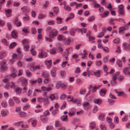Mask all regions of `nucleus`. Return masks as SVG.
<instances>
[{"mask_svg": "<svg viewBox=\"0 0 130 130\" xmlns=\"http://www.w3.org/2000/svg\"><path fill=\"white\" fill-rule=\"evenodd\" d=\"M94 103L99 105H100L102 102V100L100 99H96L94 101Z\"/></svg>", "mask_w": 130, "mask_h": 130, "instance_id": "2eb2a0df", "label": "nucleus"}, {"mask_svg": "<svg viewBox=\"0 0 130 130\" xmlns=\"http://www.w3.org/2000/svg\"><path fill=\"white\" fill-rule=\"evenodd\" d=\"M2 43L4 45L7 46L8 45V43L7 40L5 39H3L2 40Z\"/></svg>", "mask_w": 130, "mask_h": 130, "instance_id": "c9c22d12", "label": "nucleus"}, {"mask_svg": "<svg viewBox=\"0 0 130 130\" xmlns=\"http://www.w3.org/2000/svg\"><path fill=\"white\" fill-rule=\"evenodd\" d=\"M44 98L41 97H39L37 99L38 101L40 103H42L43 102Z\"/></svg>", "mask_w": 130, "mask_h": 130, "instance_id": "338daca9", "label": "nucleus"}, {"mask_svg": "<svg viewBox=\"0 0 130 130\" xmlns=\"http://www.w3.org/2000/svg\"><path fill=\"white\" fill-rule=\"evenodd\" d=\"M82 34L83 35V33L85 34L86 33L87 31V29L86 28H82L80 29Z\"/></svg>", "mask_w": 130, "mask_h": 130, "instance_id": "3c124183", "label": "nucleus"}, {"mask_svg": "<svg viewBox=\"0 0 130 130\" xmlns=\"http://www.w3.org/2000/svg\"><path fill=\"white\" fill-rule=\"evenodd\" d=\"M1 105L4 108H6L7 107V105L6 102L5 101H3L1 102Z\"/></svg>", "mask_w": 130, "mask_h": 130, "instance_id": "a18cd8bd", "label": "nucleus"}, {"mask_svg": "<svg viewBox=\"0 0 130 130\" xmlns=\"http://www.w3.org/2000/svg\"><path fill=\"white\" fill-rule=\"evenodd\" d=\"M95 19V17L94 16H92L91 17H90L88 19V20L89 22H91L94 20Z\"/></svg>", "mask_w": 130, "mask_h": 130, "instance_id": "6e6d98bb", "label": "nucleus"}, {"mask_svg": "<svg viewBox=\"0 0 130 130\" xmlns=\"http://www.w3.org/2000/svg\"><path fill=\"white\" fill-rule=\"evenodd\" d=\"M37 82V80H31L29 81L30 84L31 85H34L36 84V83Z\"/></svg>", "mask_w": 130, "mask_h": 130, "instance_id": "680f3d73", "label": "nucleus"}, {"mask_svg": "<svg viewBox=\"0 0 130 130\" xmlns=\"http://www.w3.org/2000/svg\"><path fill=\"white\" fill-rule=\"evenodd\" d=\"M113 42L114 43L118 44L120 43L119 39L118 38H116L113 40Z\"/></svg>", "mask_w": 130, "mask_h": 130, "instance_id": "4c0bfd02", "label": "nucleus"}, {"mask_svg": "<svg viewBox=\"0 0 130 130\" xmlns=\"http://www.w3.org/2000/svg\"><path fill=\"white\" fill-rule=\"evenodd\" d=\"M7 26L9 30H10L12 29V24L11 22H7Z\"/></svg>", "mask_w": 130, "mask_h": 130, "instance_id": "e433bc0d", "label": "nucleus"}, {"mask_svg": "<svg viewBox=\"0 0 130 130\" xmlns=\"http://www.w3.org/2000/svg\"><path fill=\"white\" fill-rule=\"evenodd\" d=\"M1 114L2 117H5L7 115V113L4 110L1 111Z\"/></svg>", "mask_w": 130, "mask_h": 130, "instance_id": "58836bf2", "label": "nucleus"}, {"mask_svg": "<svg viewBox=\"0 0 130 130\" xmlns=\"http://www.w3.org/2000/svg\"><path fill=\"white\" fill-rule=\"evenodd\" d=\"M98 107L96 106L95 105L94 106V108L93 109V113H96L97 112V111H98Z\"/></svg>", "mask_w": 130, "mask_h": 130, "instance_id": "603ef678", "label": "nucleus"}, {"mask_svg": "<svg viewBox=\"0 0 130 130\" xmlns=\"http://www.w3.org/2000/svg\"><path fill=\"white\" fill-rule=\"evenodd\" d=\"M44 104L45 105H46L49 104L50 101L47 96H46L44 98Z\"/></svg>", "mask_w": 130, "mask_h": 130, "instance_id": "ddd939ff", "label": "nucleus"}, {"mask_svg": "<svg viewBox=\"0 0 130 130\" xmlns=\"http://www.w3.org/2000/svg\"><path fill=\"white\" fill-rule=\"evenodd\" d=\"M108 101L109 103V105H112L115 102V100L110 99H108Z\"/></svg>", "mask_w": 130, "mask_h": 130, "instance_id": "a19ab883", "label": "nucleus"}, {"mask_svg": "<svg viewBox=\"0 0 130 130\" xmlns=\"http://www.w3.org/2000/svg\"><path fill=\"white\" fill-rule=\"evenodd\" d=\"M76 29L74 28H72L70 30V34L71 36H74L76 32Z\"/></svg>", "mask_w": 130, "mask_h": 130, "instance_id": "dca6fc26", "label": "nucleus"}, {"mask_svg": "<svg viewBox=\"0 0 130 130\" xmlns=\"http://www.w3.org/2000/svg\"><path fill=\"white\" fill-rule=\"evenodd\" d=\"M17 43L15 42H14L12 43L9 46V48L11 49L17 45Z\"/></svg>", "mask_w": 130, "mask_h": 130, "instance_id": "5701e85b", "label": "nucleus"}, {"mask_svg": "<svg viewBox=\"0 0 130 130\" xmlns=\"http://www.w3.org/2000/svg\"><path fill=\"white\" fill-rule=\"evenodd\" d=\"M18 82H22V85L23 86L27 87V80L22 77H21L18 80Z\"/></svg>", "mask_w": 130, "mask_h": 130, "instance_id": "f257e3e1", "label": "nucleus"}, {"mask_svg": "<svg viewBox=\"0 0 130 130\" xmlns=\"http://www.w3.org/2000/svg\"><path fill=\"white\" fill-rule=\"evenodd\" d=\"M58 33V31L55 29H53L50 32L49 36L50 38H53L56 37Z\"/></svg>", "mask_w": 130, "mask_h": 130, "instance_id": "f03ea898", "label": "nucleus"}, {"mask_svg": "<svg viewBox=\"0 0 130 130\" xmlns=\"http://www.w3.org/2000/svg\"><path fill=\"white\" fill-rule=\"evenodd\" d=\"M24 15L25 16H24L23 17V20L25 21H28L30 19V17L28 14L26 13L24 14Z\"/></svg>", "mask_w": 130, "mask_h": 130, "instance_id": "aec40b11", "label": "nucleus"}, {"mask_svg": "<svg viewBox=\"0 0 130 130\" xmlns=\"http://www.w3.org/2000/svg\"><path fill=\"white\" fill-rule=\"evenodd\" d=\"M104 51L106 53H108L109 51V49L108 47H107L105 46L103 48Z\"/></svg>", "mask_w": 130, "mask_h": 130, "instance_id": "13d9d810", "label": "nucleus"}, {"mask_svg": "<svg viewBox=\"0 0 130 130\" xmlns=\"http://www.w3.org/2000/svg\"><path fill=\"white\" fill-rule=\"evenodd\" d=\"M58 112V110L55 109L53 110L52 113V114L53 116H55Z\"/></svg>", "mask_w": 130, "mask_h": 130, "instance_id": "052dcab7", "label": "nucleus"}, {"mask_svg": "<svg viewBox=\"0 0 130 130\" xmlns=\"http://www.w3.org/2000/svg\"><path fill=\"white\" fill-rule=\"evenodd\" d=\"M108 58L109 56L108 55H107L105 57L103 58V61L105 63H106L107 62L108 60Z\"/></svg>", "mask_w": 130, "mask_h": 130, "instance_id": "4d7b16f0", "label": "nucleus"}, {"mask_svg": "<svg viewBox=\"0 0 130 130\" xmlns=\"http://www.w3.org/2000/svg\"><path fill=\"white\" fill-rule=\"evenodd\" d=\"M46 15L45 14H40L38 16V18L40 19H42L45 17Z\"/></svg>", "mask_w": 130, "mask_h": 130, "instance_id": "c03bdc74", "label": "nucleus"}, {"mask_svg": "<svg viewBox=\"0 0 130 130\" xmlns=\"http://www.w3.org/2000/svg\"><path fill=\"white\" fill-rule=\"evenodd\" d=\"M67 117V115H63L60 117V119L61 120L63 121H68Z\"/></svg>", "mask_w": 130, "mask_h": 130, "instance_id": "a211bd4d", "label": "nucleus"}, {"mask_svg": "<svg viewBox=\"0 0 130 130\" xmlns=\"http://www.w3.org/2000/svg\"><path fill=\"white\" fill-rule=\"evenodd\" d=\"M20 116L21 117H25L27 116L26 114L24 112H20L19 113Z\"/></svg>", "mask_w": 130, "mask_h": 130, "instance_id": "bb28decb", "label": "nucleus"}, {"mask_svg": "<svg viewBox=\"0 0 130 130\" xmlns=\"http://www.w3.org/2000/svg\"><path fill=\"white\" fill-rule=\"evenodd\" d=\"M114 122L116 124H118L119 123L118 118L117 117H115L114 119Z\"/></svg>", "mask_w": 130, "mask_h": 130, "instance_id": "8fccbe9b", "label": "nucleus"}, {"mask_svg": "<svg viewBox=\"0 0 130 130\" xmlns=\"http://www.w3.org/2000/svg\"><path fill=\"white\" fill-rule=\"evenodd\" d=\"M124 50L126 51H128L130 50V44L126 42H124L122 44Z\"/></svg>", "mask_w": 130, "mask_h": 130, "instance_id": "39448f33", "label": "nucleus"}, {"mask_svg": "<svg viewBox=\"0 0 130 130\" xmlns=\"http://www.w3.org/2000/svg\"><path fill=\"white\" fill-rule=\"evenodd\" d=\"M111 84L112 86H115L117 84V82L115 80H111L110 81Z\"/></svg>", "mask_w": 130, "mask_h": 130, "instance_id": "bf43d9fd", "label": "nucleus"}, {"mask_svg": "<svg viewBox=\"0 0 130 130\" xmlns=\"http://www.w3.org/2000/svg\"><path fill=\"white\" fill-rule=\"evenodd\" d=\"M55 125L56 127H61L62 125L59 121L57 120L55 122Z\"/></svg>", "mask_w": 130, "mask_h": 130, "instance_id": "412c9836", "label": "nucleus"}, {"mask_svg": "<svg viewBox=\"0 0 130 130\" xmlns=\"http://www.w3.org/2000/svg\"><path fill=\"white\" fill-rule=\"evenodd\" d=\"M49 98L52 101H53L55 98V96L54 94H51L49 96Z\"/></svg>", "mask_w": 130, "mask_h": 130, "instance_id": "de8ad7c7", "label": "nucleus"}, {"mask_svg": "<svg viewBox=\"0 0 130 130\" xmlns=\"http://www.w3.org/2000/svg\"><path fill=\"white\" fill-rule=\"evenodd\" d=\"M94 75L97 77H99L100 75V70H98L96 72H94Z\"/></svg>", "mask_w": 130, "mask_h": 130, "instance_id": "2f4dec72", "label": "nucleus"}, {"mask_svg": "<svg viewBox=\"0 0 130 130\" xmlns=\"http://www.w3.org/2000/svg\"><path fill=\"white\" fill-rule=\"evenodd\" d=\"M59 11V9L58 7H55L54 8L53 11L54 12L57 14Z\"/></svg>", "mask_w": 130, "mask_h": 130, "instance_id": "f704fd0d", "label": "nucleus"}, {"mask_svg": "<svg viewBox=\"0 0 130 130\" xmlns=\"http://www.w3.org/2000/svg\"><path fill=\"white\" fill-rule=\"evenodd\" d=\"M40 118L41 121L44 123H46L48 120V119L47 118L45 117L42 115L40 116Z\"/></svg>", "mask_w": 130, "mask_h": 130, "instance_id": "0eeeda50", "label": "nucleus"}, {"mask_svg": "<svg viewBox=\"0 0 130 130\" xmlns=\"http://www.w3.org/2000/svg\"><path fill=\"white\" fill-rule=\"evenodd\" d=\"M64 8L66 10H67L68 11H70L71 10V7L68 5L64 6Z\"/></svg>", "mask_w": 130, "mask_h": 130, "instance_id": "ea45409f", "label": "nucleus"}, {"mask_svg": "<svg viewBox=\"0 0 130 130\" xmlns=\"http://www.w3.org/2000/svg\"><path fill=\"white\" fill-rule=\"evenodd\" d=\"M116 63L119 67H121L122 65V63L121 61L120 60H117L116 61Z\"/></svg>", "mask_w": 130, "mask_h": 130, "instance_id": "79ce46f5", "label": "nucleus"}, {"mask_svg": "<svg viewBox=\"0 0 130 130\" xmlns=\"http://www.w3.org/2000/svg\"><path fill=\"white\" fill-rule=\"evenodd\" d=\"M62 18L59 17H57L56 18L57 23L58 24H61L62 22Z\"/></svg>", "mask_w": 130, "mask_h": 130, "instance_id": "b1692460", "label": "nucleus"}, {"mask_svg": "<svg viewBox=\"0 0 130 130\" xmlns=\"http://www.w3.org/2000/svg\"><path fill=\"white\" fill-rule=\"evenodd\" d=\"M56 50V48H55L52 49L50 51V53L52 54H55L57 53Z\"/></svg>", "mask_w": 130, "mask_h": 130, "instance_id": "a878e982", "label": "nucleus"}, {"mask_svg": "<svg viewBox=\"0 0 130 130\" xmlns=\"http://www.w3.org/2000/svg\"><path fill=\"white\" fill-rule=\"evenodd\" d=\"M115 19L113 18H111L109 22V24L111 25L112 24L113 25H114L115 23L113 22L114 21Z\"/></svg>", "mask_w": 130, "mask_h": 130, "instance_id": "49530a36", "label": "nucleus"}, {"mask_svg": "<svg viewBox=\"0 0 130 130\" xmlns=\"http://www.w3.org/2000/svg\"><path fill=\"white\" fill-rule=\"evenodd\" d=\"M45 64L47 65V67L48 68H50L52 64V61L51 60H50L48 61L45 60Z\"/></svg>", "mask_w": 130, "mask_h": 130, "instance_id": "6ab92c4d", "label": "nucleus"}, {"mask_svg": "<svg viewBox=\"0 0 130 130\" xmlns=\"http://www.w3.org/2000/svg\"><path fill=\"white\" fill-rule=\"evenodd\" d=\"M125 30V28L123 27H120L119 29V32L120 34Z\"/></svg>", "mask_w": 130, "mask_h": 130, "instance_id": "37998d69", "label": "nucleus"}, {"mask_svg": "<svg viewBox=\"0 0 130 130\" xmlns=\"http://www.w3.org/2000/svg\"><path fill=\"white\" fill-rule=\"evenodd\" d=\"M123 72L126 75L128 74L129 73V68H125L123 69Z\"/></svg>", "mask_w": 130, "mask_h": 130, "instance_id": "473e14b6", "label": "nucleus"}, {"mask_svg": "<svg viewBox=\"0 0 130 130\" xmlns=\"http://www.w3.org/2000/svg\"><path fill=\"white\" fill-rule=\"evenodd\" d=\"M66 95L64 94L63 93L61 95L60 97V99L63 100L64 99L66 96Z\"/></svg>", "mask_w": 130, "mask_h": 130, "instance_id": "774afa93", "label": "nucleus"}, {"mask_svg": "<svg viewBox=\"0 0 130 130\" xmlns=\"http://www.w3.org/2000/svg\"><path fill=\"white\" fill-rule=\"evenodd\" d=\"M128 120V116L127 115H125L121 119V120L122 122H126Z\"/></svg>", "mask_w": 130, "mask_h": 130, "instance_id": "4be33fe9", "label": "nucleus"}, {"mask_svg": "<svg viewBox=\"0 0 130 130\" xmlns=\"http://www.w3.org/2000/svg\"><path fill=\"white\" fill-rule=\"evenodd\" d=\"M95 123L94 122H92L90 123L89 125L91 129L94 128L95 127Z\"/></svg>", "mask_w": 130, "mask_h": 130, "instance_id": "c85d7f7f", "label": "nucleus"}, {"mask_svg": "<svg viewBox=\"0 0 130 130\" xmlns=\"http://www.w3.org/2000/svg\"><path fill=\"white\" fill-rule=\"evenodd\" d=\"M24 49L25 51H27L28 50V49L29 47V44H27L24 45Z\"/></svg>", "mask_w": 130, "mask_h": 130, "instance_id": "7c9ffc66", "label": "nucleus"}, {"mask_svg": "<svg viewBox=\"0 0 130 130\" xmlns=\"http://www.w3.org/2000/svg\"><path fill=\"white\" fill-rule=\"evenodd\" d=\"M64 44L66 45H68L71 42V40L68 38H65L64 39Z\"/></svg>", "mask_w": 130, "mask_h": 130, "instance_id": "f3484780", "label": "nucleus"}, {"mask_svg": "<svg viewBox=\"0 0 130 130\" xmlns=\"http://www.w3.org/2000/svg\"><path fill=\"white\" fill-rule=\"evenodd\" d=\"M47 56V53L44 51L43 50H42L41 51L39 52L38 57L39 58H45Z\"/></svg>", "mask_w": 130, "mask_h": 130, "instance_id": "7ed1b4c3", "label": "nucleus"}, {"mask_svg": "<svg viewBox=\"0 0 130 130\" xmlns=\"http://www.w3.org/2000/svg\"><path fill=\"white\" fill-rule=\"evenodd\" d=\"M99 119L100 121H103L105 118V115L102 113H100L99 117Z\"/></svg>", "mask_w": 130, "mask_h": 130, "instance_id": "1a4fd4ad", "label": "nucleus"}, {"mask_svg": "<svg viewBox=\"0 0 130 130\" xmlns=\"http://www.w3.org/2000/svg\"><path fill=\"white\" fill-rule=\"evenodd\" d=\"M11 33L12 36L13 38L15 39L17 37V32L16 30H13L11 32Z\"/></svg>", "mask_w": 130, "mask_h": 130, "instance_id": "6e6552de", "label": "nucleus"}, {"mask_svg": "<svg viewBox=\"0 0 130 130\" xmlns=\"http://www.w3.org/2000/svg\"><path fill=\"white\" fill-rule=\"evenodd\" d=\"M100 127L102 130H106V128L104 125L101 124L100 126Z\"/></svg>", "mask_w": 130, "mask_h": 130, "instance_id": "0e129e2a", "label": "nucleus"}, {"mask_svg": "<svg viewBox=\"0 0 130 130\" xmlns=\"http://www.w3.org/2000/svg\"><path fill=\"white\" fill-rule=\"evenodd\" d=\"M124 6L122 4L119 5L118 7V12L120 15H123L124 14Z\"/></svg>", "mask_w": 130, "mask_h": 130, "instance_id": "20e7f679", "label": "nucleus"}, {"mask_svg": "<svg viewBox=\"0 0 130 130\" xmlns=\"http://www.w3.org/2000/svg\"><path fill=\"white\" fill-rule=\"evenodd\" d=\"M22 89L19 87H15L14 89V91L18 94H20L21 92Z\"/></svg>", "mask_w": 130, "mask_h": 130, "instance_id": "9b49d317", "label": "nucleus"}, {"mask_svg": "<svg viewBox=\"0 0 130 130\" xmlns=\"http://www.w3.org/2000/svg\"><path fill=\"white\" fill-rule=\"evenodd\" d=\"M107 90L105 88L101 89L100 91V94L101 96H104Z\"/></svg>", "mask_w": 130, "mask_h": 130, "instance_id": "423d86ee", "label": "nucleus"}, {"mask_svg": "<svg viewBox=\"0 0 130 130\" xmlns=\"http://www.w3.org/2000/svg\"><path fill=\"white\" fill-rule=\"evenodd\" d=\"M7 69V67L5 66L2 65L1 66V69L3 71L6 70Z\"/></svg>", "mask_w": 130, "mask_h": 130, "instance_id": "5fc2aeb1", "label": "nucleus"}, {"mask_svg": "<svg viewBox=\"0 0 130 130\" xmlns=\"http://www.w3.org/2000/svg\"><path fill=\"white\" fill-rule=\"evenodd\" d=\"M26 74L28 77H30L31 76V74L29 70H27L26 71Z\"/></svg>", "mask_w": 130, "mask_h": 130, "instance_id": "864d4df0", "label": "nucleus"}, {"mask_svg": "<svg viewBox=\"0 0 130 130\" xmlns=\"http://www.w3.org/2000/svg\"><path fill=\"white\" fill-rule=\"evenodd\" d=\"M41 75L43 77H48L50 75L47 72H43Z\"/></svg>", "mask_w": 130, "mask_h": 130, "instance_id": "c756f323", "label": "nucleus"}, {"mask_svg": "<svg viewBox=\"0 0 130 130\" xmlns=\"http://www.w3.org/2000/svg\"><path fill=\"white\" fill-rule=\"evenodd\" d=\"M56 70L54 68L51 70V75L52 77H55L56 76Z\"/></svg>", "mask_w": 130, "mask_h": 130, "instance_id": "9d476101", "label": "nucleus"}, {"mask_svg": "<svg viewBox=\"0 0 130 130\" xmlns=\"http://www.w3.org/2000/svg\"><path fill=\"white\" fill-rule=\"evenodd\" d=\"M21 9L23 13H28L29 12V10L28 8L26 6H24L22 7Z\"/></svg>", "mask_w": 130, "mask_h": 130, "instance_id": "f8f14e48", "label": "nucleus"}, {"mask_svg": "<svg viewBox=\"0 0 130 130\" xmlns=\"http://www.w3.org/2000/svg\"><path fill=\"white\" fill-rule=\"evenodd\" d=\"M6 12V15L7 17H9L11 15V11L10 9H5V10Z\"/></svg>", "mask_w": 130, "mask_h": 130, "instance_id": "4468645a", "label": "nucleus"}, {"mask_svg": "<svg viewBox=\"0 0 130 130\" xmlns=\"http://www.w3.org/2000/svg\"><path fill=\"white\" fill-rule=\"evenodd\" d=\"M89 104L88 102H85L83 104V106L84 107L85 109L86 110L88 109V106L89 105Z\"/></svg>", "mask_w": 130, "mask_h": 130, "instance_id": "cd10ccee", "label": "nucleus"}, {"mask_svg": "<svg viewBox=\"0 0 130 130\" xmlns=\"http://www.w3.org/2000/svg\"><path fill=\"white\" fill-rule=\"evenodd\" d=\"M121 52V50L120 47L119 46H117V50L116 51V52L118 53H120Z\"/></svg>", "mask_w": 130, "mask_h": 130, "instance_id": "e2e57ef3", "label": "nucleus"}, {"mask_svg": "<svg viewBox=\"0 0 130 130\" xmlns=\"http://www.w3.org/2000/svg\"><path fill=\"white\" fill-rule=\"evenodd\" d=\"M37 122L35 120H33L31 121V124L32 126L34 127L36 125Z\"/></svg>", "mask_w": 130, "mask_h": 130, "instance_id": "09e8293b", "label": "nucleus"}, {"mask_svg": "<svg viewBox=\"0 0 130 130\" xmlns=\"http://www.w3.org/2000/svg\"><path fill=\"white\" fill-rule=\"evenodd\" d=\"M97 66H99L102 64L101 61V60L96 61L95 62Z\"/></svg>", "mask_w": 130, "mask_h": 130, "instance_id": "69168bd1", "label": "nucleus"}, {"mask_svg": "<svg viewBox=\"0 0 130 130\" xmlns=\"http://www.w3.org/2000/svg\"><path fill=\"white\" fill-rule=\"evenodd\" d=\"M64 38L65 37L61 35H59L57 37L58 40L59 41L64 40Z\"/></svg>", "mask_w": 130, "mask_h": 130, "instance_id": "393cba45", "label": "nucleus"}, {"mask_svg": "<svg viewBox=\"0 0 130 130\" xmlns=\"http://www.w3.org/2000/svg\"><path fill=\"white\" fill-rule=\"evenodd\" d=\"M8 103L11 106H13L14 104V102L11 99H9L8 101Z\"/></svg>", "mask_w": 130, "mask_h": 130, "instance_id": "72a5a7b5", "label": "nucleus"}]
</instances>
